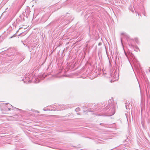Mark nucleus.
<instances>
[{"instance_id":"obj_6","label":"nucleus","mask_w":150,"mask_h":150,"mask_svg":"<svg viewBox=\"0 0 150 150\" xmlns=\"http://www.w3.org/2000/svg\"><path fill=\"white\" fill-rule=\"evenodd\" d=\"M80 110L79 108H78L76 109L75 110L76 112H78Z\"/></svg>"},{"instance_id":"obj_12","label":"nucleus","mask_w":150,"mask_h":150,"mask_svg":"<svg viewBox=\"0 0 150 150\" xmlns=\"http://www.w3.org/2000/svg\"><path fill=\"white\" fill-rule=\"evenodd\" d=\"M138 16H139V13H138Z\"/></svg>"},{"instance_id":"obj_2","label":"nucleus","mask_w":150,"mask_h":150,"mask_svg":"<svg viewBox=\"0 0 150 150\" xmlns=\"http://www.w3.org/2000/svg\"><path fill=\"white\" fill-rule=\"evenodd\" d=\"M28 82H34L36 83H37L40 81V79H42V77H40V78H37L35 76H32L30 78Z\"/></svg>"},{"instance_id":"obj_7","label":"nucleus","mask_w":150,"mask_h":150,"mask_svg":"<svg viewBox=\"0 0 150 150\" xmlns=\"http://www.w3.org/2000/svg\"><path fill=\"white\" fill-rule=\"evenodd\" d=\"M110 105H108L106 107V110H107L108 109H109V108H110Z\"/></svg>"},{"instance_id":"obj_14","label":"nucleus","mask_w":150,"mask_h":150,"mask_svg":"<svg viewBox=\"0 0 150 150\" xmlns=\"http://www.w3.org/2000/svg\"><path fill=\"white\" fill-rule=\"evenodd\" d=\"M136 42H137V41L136 40Z\"/></svg>"},{"instance_id":"obj_9","label":"nucleus","mask_w":150,"mask_h":150,"mask_svg":"<svg viewBox=\"0 0 150 150\" xmlns=\"http://www.w3.org/2000/svg\"><path fill=\"white\" fill-rule=\"evenodd\" d=\"M43 110H48L47 109H46L45 108H43Z\"/></svg>"},{"instance_id":"obj_5","label":"nucleus","mask_w":150,"mask_h":150,"mask_svg":"<svg viewBox=\"0 0 150 150\" xmlns=\"http://www.w3.org/2000/svg\"><path fill=\"white\" fill-rule=\"evenodd\" d=\"M111 76L113 78L112 81H116L118 79V76H116V74H111Z\"/></svg>"},{"instance_id":"obj_13","label":"nucleus","mask_w":150,"mask_h":150,"mask_svg":"<svg viewBox=\"0 0 150 150\" xmlns=\"http://www.w3.org/2000/svg\"><path fill=\"white\" fill-rule=\"evenodd\" d=\"M124 34L123 33H122V34Z\"/></svg>"},{"instance_id":"obj_1","label":"nucleus","mask_w":150,"mask_h":150,"mask_svg":"<svg viewBox=\"0 0 150 150\" xmlns=\"http://www.w3.org/2000/svg\"><path fill=\"white\" fill-rule=\"evenodd\" d=\"M2 106H5V110L8 111V110H10L11 109L14 110V109H16L17 110H18V108H14L11 105L9 104H8V103H2L1 104Z\"/></svg>"},{"instance_id":"obj_10","label":"nucleus","mask_w":150,"mask_h":150,"mask_svg":"<svg viewBox=\"0 0 150 150\" xmlns=\"http://www.w3.org/2000/svg\"><path fill=\"white\" fill-rule=\"evenodd\" d=\"M125 55H126V56L127 57V54L125 52Z\"/></svg>"},{"instance_id":"obj_3","label":"nucleus","mask_w":150,"mask_h":150,"mask_svg":"<svg viewBox=\"0 0 150 150\" xmlns=\"http://www.w3.org/2000/svg\"><path fill=\"white\" fill-rule=\"evenodd\" d=\"M55 107H54V109H51V110H61L63 109H65V108H63L62 105H58L57 106H54Z\"/></svg>"},{"instance_id":"obj_4","label":"nucleus","mask_w":150,"mask_h":150,"mask_svg":"<svg viewBox=\"0 0 150 150\" xmlns=\"http://www.w3.org/2000/svg\"><path fill=\"white\" fill-rule=\"evenodd\" d=\"M109 111H111V113L110 115H112L114 114L115 112V108L113 105H111V108L109 109Z\"/></svg>"},{"instance_id":"obj_11","label":"nucleus","mask_w":150,"mask_h":150,"mask_svg":"<svg viewBox=\"0 0 150 150\" xmlns=\"http://www.w3.org/2000/svg\"><path fill=\"white\" fill-rule=\"evenodd\" d=\"M13 37V36L11 37L10 38H12Z\"/></svg>"},{"instance_id":"obj_8","label":"nucleus","mask_w":150,"mask_h":150,"mask_svg":"<svg viewBox=\"0 0 150 150\" xmlns=\"http://www.w3.org/2000/svg\"><path fill=\"white\" fill-rule=\"evenodd\" d=\"M33 111L35 112H38V113H39V112L37 110H34V111Z\"/></svg>"}]
</instances>
